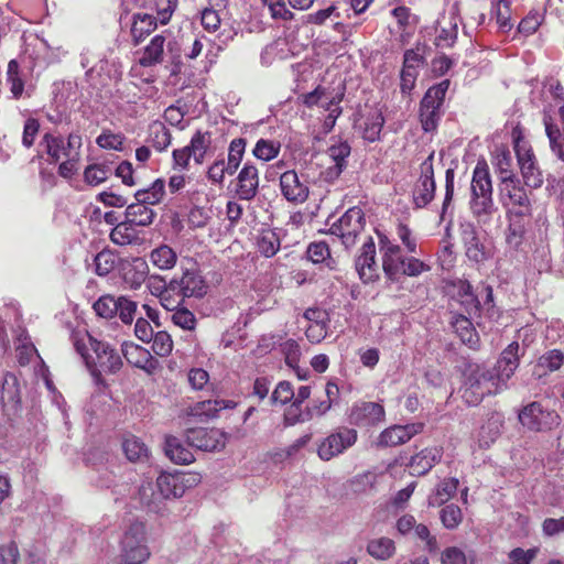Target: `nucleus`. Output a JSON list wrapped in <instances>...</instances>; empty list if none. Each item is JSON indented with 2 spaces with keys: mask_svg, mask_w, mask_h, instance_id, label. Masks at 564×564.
<instances>
[{
  "mask_svg": "<svg viewBox=\"0 0 564 564\" xmlns=\"http://www.w3.org/2000/svg\"><path fill=\"white\" fill-rule=\"evenodd\" d=\"M520 345L509 344L492 368L469 365L462 387V398L468 405H478L486 395L498 394L508 388L509 379L520 365Z\"/></svg>",
  "mask_w": 564,
  "mask_h": 564,
  "instance_id": "f257e3e1",
  "label": "nucleus"
},
{
  "mask_svg": "<svg viewBox=\"0 0 564 564\" xmlns=\"http://www.w3.org/2000/svg\"><path fill=\"white\" fill-rule=\"evenodd\" d=\"M469 210L479 225H489L497 207L492 197V182L486 162H478L470 182Z\"/></svg>",
  "mask_w": 564,
  "mask_h": 564,
  "instance_id": "f03ea898",
  "label": "nucleus"
},
{
  "mask_svg": "<svg viewBox=\"0 0 564 564\" xmlns=\"http://www.w3.org/2000/svg\"><path fill=\"white\" fill-rule=\"evenodd\" d=\"M165 182L155 180L151 187L138 191L134 195L137 203L129 204L126 209V220L132 226L145 227L152 224L154 212L149 205L161 202L164 195Z\"/></svg>",
  "mask_w": 564,
  "mask_h": 564,
  "instance_id": "7ed1b4c3",
  "label": "nucleus"
},
{
  "mask_svg": "<svg viewBox=\"0 0 564 564\" xmlns=\"http://www.w3.org/2000/svg\"><path fill=\"white\" fill-rule=\"evenodd\" d=\"M149 557L145 524L133 521L124 530L120 542V564H142Z\"/></svg>",
  "mask_w": 564,
  "mask_h": 564,
  "instance_id": "20e7f679",
  "label": "nucleus"
},
{
  "mask_svg": "<svg viewBox=\"0 0 564 564\" xmlns=\"http://www.w3.org/2000/svg\"><path fill=\"white\" fill-rule=\"evenodd\" d=\"M210 151L212 133L209 131L197 130L192 135L187 145L173 150L172 169L176 171H187L191 166V160H193L196 165H202Z\"/></svg>",
  "mask_w": 564,
  "mask_h": 564,
  "instance_id": "39448f33",
  "label": "nucleus"
},
{
  "mask_svg": "<svg viewBox=\"0 0 564 564\" xmlns=\"http://www.w3.org/2000/svg\"><path fill=\"white\" fill-rule=\"evenodd\" d=\"M499 202L506 210L507 217H531L532 202L520 181H511L498 185Z\"/></svg>",
  "mask_w": 564,
  "mask_h": 564,
  "instance_id": "423d86ee",
  "label": "nucleus"
},
{
  "mask_svg": "<svg viewBox=\"0 0 564 564\" xmlns=\"http://www.w3.org/2000/svg\"><path fill=\"white\" fill-rule=\"evenodd\" d=\"M89 341L96 358L94 361H90L87 357L85 359L95 382L99 384L102 382L101 372H117L121 368L122 361L119 354L109 344L91 337Z\"/></svg>",
  "mask_w": 564,
  "mask_h": 564,
  "instance_id": "0eeeda50",
  "label": "nucleus"
},
{
  "mask_svg": "<svg viewBox=\"0 0 564 564\" xmlns=\"http://www.w3.org/2000/svg\"><path fill=\"white\" fill-rule=\"evenodd\" d=\"M365 214L360 207L349 208L329 228L332 235L337 236L346 249L356 243L357 237L364 231Z\"/></svg>",
  "mask_w": 564,
  "mask_h": 564,
  "instance_id": "6e6552de",
  "label": "nucleus"
},
{
  "mask_svg": "<svg viewBox=\"0 0 564 564\" xmlns=\"http://www.w3.org/2000/svg\"><path fill=\"white\" fill-rule=\"evenodd\" d=\"M514 151L525 186L540 188L544 183V175L532 149L527 143L518 141Z\"/></svg>",
  "mask_w": 564,
  "mask_h": 564,
  "instance_id": "1a4fd4ad",
  "label": "nucleus"
},
{
  "mask_svg": "<svg viewBox=\"0 0 564 564\" xmlns=\"http://www.w3.org/2000/svg\"><path fill=\"white\" fill-rule=\"evenodd\" d=\"M198 481L199 478L195 474L164 473L158 477L155 487L164 501L171 498H181L188 488L196 486Z\"/></svg>",
  "mask_w": 564,
  "mask_h": 564,
  "instance_id": "9d476101",
  "label": "nucleus"
},
{
  "mask_svg": "<svg viewBox=\"0 0 564 564\" xmlns=\"http://www.w3.org/2000/svg\"><path fill=\"white\" fill-rule=\"evenodd\" d=\"M208 290V285L195 269H186L180 278H173L169 282L167 292H175L181 300L189 297H203Z\"/></svg>",
  "mask_w": 564,
  "mask_h": 564,
  "instance_id": "9b49d317",
  "label": "nucleus"
},
{
  "mask_svg": "<svg viewBox=\"0 0 564 564\" xmlns=\"http://www.w3.org/2000/svg\"><path fill=\"white\" fill-rule=\"evenodd\" d=\"M434 153H431L420 165V177L412 191L413 203L416 208L429 205L435 195V180L433 169Z\"/></svg>",
  "mask_w": 564,
  "mask_h": 564,
  "instance_id": "f8f14e48",
  "label": "nucleus"
},
{
  "mask_svg": "<svg viewBox=\"0 0 564 564\" xmlns=\"http://www.w3.org/2000/svg\"><path fill=\"white\" fill-rule=\"evenodd\" d=\"M519 421L531 431H546L560 424V415L555 411L544 410L539 402H531L519 413Z\"/></svg>",
  "mask_w": 564,
  "mask_h": 564,
  "instance_id": "ddd939ff",
  "label": "nucleus"
},
{
  "mask_svg": "<svg viewBox=\"0 0 564 564\" xmlns=\"http://www.w3.org/2000/svg\"><path fill=\"white\" fill-rule=\"evenodd\" d=\"M356 441V430L348 427L338 429L319 444L317 449L318 457L325 462L330 460L351 447Z\"/></svg>",
  "mask_w": 564,
  "mask_h": 564,
  "instance_id": "4468645a",
  "label": "nucleus"
},
{
  "mask_svg": "<svg viewBox=\"0 0 564 564\" xmlns=\"http://www.w3.org/2000/svg\"><path fill=\"white\" fill-rule=\"evenodd\" d=\"M187 443L200 451L216 452L226 445V434L218 429H192L186 434Z\"/></svg>",
  "mask_w": 564,
  "mask_h": 564,
  "instance_id": "2eb2a0df",
  "label": "nucleus"
},
{
  "mask_svg": "<svg viewBox=\"0 0 564 564\" xmlns=\"http://www.w3.org/2000/svg\"><path fill=\"white\" fill-rule=\"evenodd\" d=\"M425 59L420 48L406 50L403 54V65L400 73V88L402 94H410L415 86L420 69Z\"/></svg>",
  "mask_w": 564,
  "mask_h": 564,
  "instance_id": "dca6fc26",
  "label": "nucleus"
},
{
  "mask_svg": "<svg viewBox=\"0 0 564 564\" xmlns=\"http://www.w3.org/2000/svg\"><path fill=\"white\" fill-rule=\"evenodd\" d=\"M282 196L290 203L302 204L310 194L306 183L302 182L294 170L286 171L280 176Z\"/></svg>",
  "mask_w": 564,
  "mask_h": 564,
  "instance_id": "f3484780",
  "label": "nucleus"
},
{
  "mask_svg": "<svg viewBox=\"0 0 564 564\" xmlns=\"http://www.w3.org/2000/svg\"><path fill=\"white\" fill-rule=\"evenodd\" d=\"M384 409L376 402H360L352 405L349 422L358 426H370L382 422Z\"/></svg>",
  "mask_w": 564,
  "mask_h": 564,
  "instance_id": "a211bd4d",
  "label": "nucleus"
},
{
  "mask_svg": "<svg viewBox=\"0 0 564 564\" xmlns=\"http://www.w3.org/2000/svg\"><path fill=\"white\" fill-rule=\"evenodd\" d=\"M355 265L359 278L366 283L373 281L378 276L376 245L371 237H368L367 241L364 242Z\"/></svg>",
  "mask_w": 564,
  "mask_h": 564,
  "instance_id": "6ab92c4d",
  "label": "nucleus"
},
{
  "mask_svg": "<svg viewBox=\"0 0 564 564\" xmlns=\"http://www.w3.org/2000/svg\"><path fill=\"white\" fill-rule=\"evenodd\" d=\"M382 268L386 275L397 281L401 276V271L405 257L401 254L400 246L387 240H381Z\"/></svg>",
  "mask_w": 564,
  "mask_h": 564,
  "instance_id": "aec40b11",
  "label": "nucleus"
},
{
  "mask_svg": "<svg viewBox=\"0 0 564 564\" xmlns=\"http://www.w3.org/2000/svg\"><path fill=\"white\" fill-rule=\"evenodd\" d=\"M462 239L464 242L466 257L470 261L480 263L489 258V250L480 241L474 226L467 225L463 228Z\"/></svg>",
  "mask_w": 564,
  "mask_h": 564,
  "instance_id": "412c9836",
  "label": "nucleus"
},
{
  "mask_svg": "<svg viewBox=\"0 0 564 564\" xmlns=\"http://www.w3.org/2000/svg\"><path fill=\"white\" fill-rule=\"evenodd\" d=\"M422 424L394 425L386 429L379 436V444L383 446H397L410 441L420 433Z\"/></svg>",
  "mask_w": 564,
  "mask_h": 564,
  "instance_id": "4be33fe9",
  "label": "nucleus"
},
{
  "mask_svg": "<svg viewBox=\"0 0 564 564\" xmlns=\"http://www.w3.org/2000/svg\"><path fill=\"white\" fill-rule=\"evenodd\" d=\"M82 144V135L79 133L72 132L68 134V151L64 152V158H66V160L62 162L58 166V174L62 177H72V175L76 172L77 163L80 159Z\"/></svg>",
  "mask_w": 564,
  "mask_h": 564,
  "instance_id": "5701e85b",
  "label": "nucleus"
},
{
  "mask_svg": "<svg viewBox=\"0 0 564 564\" xmlns=\"http://www.w3.org/2000/svg\"><path fill=\"white\" fill-rule=\"evenodd\" d=\"M258 187V169L250 163H246L238 174V185L236 192L241 199L250 200L257 195Z\"/></svg>",
  "mask_w": 564,
  "mask_h": 564,
  "instance_id": "b1692460",
  "label": "nucleus"
},
{
  "mask_svg": "<svg viewBox=\"0 0 564 564\" xmlns=\"http://www.w3.org/2000/svg\"><path fill=\"white\" fill-rule=\"evenodd\" d=\"M442 448L440 447H430L424 448L420 453L412 456L409 468L410 473L413 476H423L429 473L432 467L440 462L442 458Z\"/></svg>",
  "mask_w": 564,
  "mask_h": 564,
  "instance_id": "393cba45",
  "label": "nucleus"
},
{
  "mask_svg": "<svg viewBox=\"0 0 564 564\" xmlns=\"http://www.w3.org/2000/svg\"><path fill=\"white\" fill-rule=\"evenodd\" d=\"M543 126L549 139L551 152L564 163V135L554 118L549 113H543Z\"/></svg>",
  "mask_w": 564,
  "mask_h": 564,
  "instance_id": "a878e982",
  "label": "nucleus"
},
{
  "mask_svg": "<svg viewBox=\"0 0 564 564\" xmlns=\"http://www.w3.org/2000/svg\"><path fill=\"white\" fill-rule=\"evenodd\" d=\"M235 405L234 401L206 400L191 406L188 414L200 419V421H206L216 417L220 410L234 408Z\"/></svg>",
  "mask_w": 564,
  "mask_h": 564,
  "instance_id": "bb28decb",
  "label": "nucleus"
},
{
  "mask_svg": "<svg viewBox=\"0 0 564 564\" xmlns=\"http://www.w3.org/2000/svg\"><path fill=\"white\" fill-rule=\"evenodd\" d=\"M563 365L564 352L560 349H550L539 357L533 373L538 378H542L550 372L560 370Z\"/></svg>",
  "mask_w": 564,
  "mask_h": 564,
  "instance_id": "cd10ccee",
  "label": "nucleus"
},
{
  "mask_svg": "<svg viewBox=\"0 0 564 564\" xmlns=\"http://www.w3.org/2000/svg\"><path fill=\"white\" fill-rule=\"evenodd\" d=\"M149 273V267L143 258H134L124 269L123 280L130 289L137 290L145 281Z\"/></svg>",
  "mask_w": 564,
  "mask_h": 564,
  "instance_id": "c85d7f7f",
  "label": "nucleus"
},
{
  "mask_svg": "<svg viewBox=\"0 0 564 564\" xmlns=\"http://www.w3.org/2000/svg\"><path fill=\"white\" fill-rule=\"evenodd\" d=\"M121 350L126 360L137 368L147 369L153 364V358L149 350L137 344L126 341L122 344Z\"/></svg>",
  "mask_w": 564,
  "mask_h": 564,
  "instance_id": "c756f323",
  "label": "nucleus"
},
{
  "mask_svg": "<svg viewBox=\"0 0 564 564\" xmlns=\"http://www.w3.org/2000/svg\"><path fill=\"white\" fill-rule=\"evenodd\" d=\"M165 454L175 464L187 465L195 460L193 453L175 436L165 438Z\"/></svg>",
  "mask_w": 564,
  "mask_h": 564,
  "instance_id": "7c9ffc66",
  "label": "nucleus"
},
{
  "mask_svg": "<svg viewBox=\"0 0 564 564\" xmlns=\"http://www.w3.org/2000/svg\"><path fill=\"white\" fill-rule=\"evenodd\" d=\"M165 37L163 35H155L150 43L144 47L143 54L139 63L143 67H151L162 63L164 55Z\"/></svg>",
  "mask_w": 564,
  "mask_h": 564,
  "instance_id": "2f4dec72",
  "label": "nucleus"
},
{
  "mask_svg": "<svg viewBox=\"0 0 564 564\" xmlns=\"http://www.w3.org/2000/svg\"><path fill=\"white\" fill-rule=\"evenodd\" d=\"M366 550L371 557L387 561L395 554L397 547L392 539L380 536L369 540Z\"/></svg>",
  "mask_w": 564,
  "mask_h": 564,
  "instance_id": "473e14b6",
  "label": "nucleus"
},
{
  "mask_svg": "<svg viewBox=\"0 0 564 564\" xmlns=\"http://www.w3.org/2000/svg\"><path fill=\"white\" fill-rule=\"evenodd\" d=\"M457 478L443 479L435 488L434 492L429 496L427 503L430 507H441L447 502L458 489Z\"/></svg>",
  "mask_w": 564,
  "mask_h": 564,
  "instance_id": "72a5a7b5",
  "label": "nucleus"
},
{
  "mask_svg": "<svg viewBox=\"0 0 564 564\" xmlns=\"http://www.w3.org/2000/svg\"><path fill=\"white\" fill-rule=\"evenodd\" d=\"M156 29V18L148 13H137L133 17L131 35L134 44L142 42L145 36Z\"/></svg>",
  "mask_w": 564,
  "mask_h": 564,
  "instance_id": "f704fd0d",
  "label": "nucleus"
},
{
  "mask_svg": "<svg viewBox=\"0 0 564 564\" xmlns=\"http://www.w3.org/2000/svg\"><path fill=\"white\" fill-rule=\"evenodd\" d=\"M1 401L4 406L17 409L21 402L18 379L12 373H6L1 384Z\"/></svg>",
  "mask_w": 564,
  "mask_h": 564,
  "instance_id": "c9c22d12",
  "label": "nucleus"
},
{
  "mask_svg": "<svg viewBox=\"0 0 564 564\" xmlns=\"http://www.w3.org/2000/svg\"><path fill=\"white\" fill-rule=\"evenodd\" d=\"M509 220L507 229V243L517 249L522 245L527 227L531 217H507Z\"/></svg>",
  "mask_w": 564,
  "mask_h": 564,
  "instance_id": "e433bc0d",
  "label": "nucleus"
},
{
  "mask_svg": "<svg viewBox=\"0 0 564 564\" xmlns=\"http://www.w3.org/2000/svg\"><path fill=\"white\" fill-rule=\"evenodd\" d=\"M281 247L279 234L273 229H262L257 237L258 251L265 258L273 257Z\"/></svg>",
  "mask_w": 564,
  "mask_h": 564,
  "instance_id": "4c0bfd02",
  "label": "nucleus"
},
{
  "mask_svg": "<svg viewBox=\"0 0 564 564\" xmlns=\"http://www.w3.org/2000/svg\"><path fill=\"white\" fill-rule=\"evenodd\" d=\"M7 85L14 99H20L25 90L24 76L21 73L20 65L15 59L8 63Z\"/></svg>",
  "mask_w": 564,
  "mask_h": 564,
  "instance_id": "58836bf2",
  "label": "nucleus"
},
{
  "mask_svg": "<svg viewBox=\"0 0 564 564\" xmlns=\"http://www.w3.org/2000/svg\"><path fill=\"white\" fill-rule=\"evenodd\" d=\"M122 449L126 457L133 463H143L148 459L149 456V449L147 445L134 435H129L123 438Z\"/></svg>",
  "mask_w": 564,
  "mask_h": 564,
  "instance_id": "ea45409f",
  "label": "nucleus"
},
{
  "mask_svg": "<svg viewBox=\"0 0 564 564\" xmlns=\"http://www.w3.org/2000/svg\"><path fill=\"white\" fill-rule=\"evenodd\" d=\"M140 502L150 511L160 513L163 510V500L152 482H144L139 488Z\"/></svg>",
  "mask_w": 564,
  "mask_h": 564,
  "instance_id": "a19ab883",
  "label": "nucleus"
},
{
  "mask_svg": "<svg viewBox=\"0 0 564 564\" xmlns=\"http://www.w3.org/2000/svg\"><path fill=\"white\" fill-rule=\"evenodd\" d=\"M495 166L499 176V185L509 184L511 181H520L512 170V156L509 151H501L496 155Z\"/></svg>",
  "mask_w": 564,
  "mask_h": 564,
  "instance_id": "79ce46f5",
  "label": "nucleus"
},
{
  "mask_svg": "<svg viewBox=\"0 0 564 564\" xmlns=\"http://www.w3.org/2000/svg\"><path fill=\"white\" fill-rule=\"evenodd\" d=\"M153 148L162 152L169 148L172 141L170 130L163 122L155 121L149 128V140Z\"/></svg>",
  "mask_w": 564,
  "mask_h": 564,
  "instance_id": "37998d69",
  "label": "nucleus"
},
{
  "mask_svg": "<svg viewBox=\"0 0 564 564\" xmlns=\"http://www.w3.org/2000/svg\"><path fill=\"white\" fill-rule=\"evenodd\" d=\"M110 240L118 246L135 245L139 241V237L133 229V226L124 220L118 223L110 232Z\"/></svg>",
  "mask_w": 564,
  "mask_h": 564,
  "instance_id": "c03bdc74",
  "label": "nucleus"
},
{
  "mask_svg": "<svg viewBox=\"0 0 564 564\" xmlns=\"http://www.w3.org/2000/svg\"><path fill=\"white\" fill-rule=\"evenodd\" d=\"M448 79H444L437 85L430 87L425 93L420 107L440 110L441 106L443 105L446 91L448 90Z\"/></svg>",
  "mask_w": 564,
  "mask_h": 564,
  "instance_id": "a18cd8bd",
  "label": "nucleus"
},
{
  "mask_svg": "<svg viewBox=\"0 0 564 564\" xmlns=\"http://www.w3.org/2000/svg\"><path fill=\"white\" fill-rule=\"evenodd\" d=\"M150 260L160 270H170L176 264L177 256L171 247L161 245L151 251Z\"/></svg>",
  "mask_w": 564,
  "mask_h": 564,
  "instance_id": "49530a36",
  "label": "nucleus"
},
{
  "mask_svg": "<svg viewBox=\"0 0 564 564\" xmlns=\"http://www.w3.org/2000/svg\"><path fill=\"white\" fill-rule=\"evenodd\" d=\"M453 326L460 337L462 341L468 345L470 348L478 346V335L473 327L471 322L465 316H458L453 323Z\"/></svg>",
  "mask_w": 564,
  "mask_h": 564,
  "instance_id": "de8ad7c7",
  "label": "nucleus"
},
{
  "mask_svg": "<svg viewBox=\"0 0 564 564\" xmlns=\"http://www.w3.org/2000/svg\"><path fill=\"white\" fill-rule=\"evenodd\" d=\"M383 123L384 118L380 111L370 112L364 122L362 138L369 142L377 141L380 137Z\"/></svg>",
  "mask_w": 564,
  "mask_h": 564,
  "instance_id": "09e8293b",
  "label": "nucleus"
},
{
  "mask_svg": "<svg viewBox=\"0 0 564 564\" xmlns=\"http://www.w3.org/2000/svg\"><path fill=\"white\" fill-rule=\"evenodd\" d=\"M42 145L45 147V152L51 158V162H58L63 156L64 152L68 151L67 143L61 137H56L52 133H45L42 138Z\"/></svg>",
  "mask_w": 564,
  "mask_h": 564,
  "instance_id": "8fccbe9b",
  "label": "nucleus"
},
{
  "mask_svg": "<svg viewBox=\"0 0 564 564\" xmlns=\"http://www.w3.org/2000/svg\"><path fill=\"white\" fill-rule=\"evenodd\" d=\"M501 420L498 415L490 416L478 432V442L481 447H488L500 434Z\"/></svg>",
  "mask_w": 564,
  "mask_h": 564,
  "instance_id": "3c124183",
  "label": "nucleus"
},
{
  "mask_svg": "<svg viewBox=\"0 0 564 564\" xmlns=\"http://www.w3.org/2000/svg\"><path fill=\"white\" fill-rule=\"evenodd\" d=\"M246 144L247 142L243 138H236L230 142L227 159L229 175H234L237 172L245 154Z\"/></svg>",
  "mask_w": 564,
  "mask_h": 564,
  "instance_id": "603ef678",
  "label": "nucleus"
},
{
  "mask_svg": "<svg viewBox=\"0 0 564 564\" xmlns=\"http://www.w3.org/2000/svg\"><path fill=\"white\" fill-rule=\"evenodd\" d=\"M96 314L104 318H111L117 315L118 302L113 295H102L94 304Z\"/></svg>",
  "mask_w": 564,
  "mask_h": 564,
  "instance_id": "864d4df0",
  "label": "nucleus"
},
{
  "mask_svg": "<svg viewBox=\"0 0 564 564\" xmlns=\"http://www.w3.org/2000/svg\"><path fill=\"white\" fill-rule=\"evenodd\" d=\"M280 151V143L260 139L252 151L253 155L262 161H270L274 159Z\"/></svg>",
  "mask_w": 564,
  "mask_h": 564,
  "instance_id": "5fc2aeb1",
  "label": "nucleus"
},
{
  "mask_svg": "<svg viewBox=\"0 0 564 564\" xmlns=\"http://www.w3.org/2000/svg\"><path fill=\"white\" fill-rule=\"evenodd\" d=\"M109 167L102 164H90L84 171V180L90 186L105 182L109 175Z\"/></svg>",
  "mask_w": 564,
  "mask_h": 564,
  "instance_id": "6e6d98bb",
  "label": "nucleus"
},
{
  "mask_svg": "<svg viewBox=\"0 0 564 564\" xmlns=\"http://www.w3.org/2000/svg\"><path fill=\"white\" fill-rule=\"evenodd\" d=\"M440 517L443 525L448 530L457 528L463 520V513L460 508L453 503L444 507L441 510Z\"/></svg>",
  "mask_w": 564,
  "mask_h": 564,
  "instance_id": "4d7b16f0",
  "label": "nucleus"
},
{
  "mask_svg": "<svg viewBox=\"0 0 564 564\" xmlns=\"http://www.w3.org/2000/svg\"><path fill=\"white\" fill-rule=\"evenodd\" d=\"M544 14L542 12L532 10L519 23L518 32L529 36L533 34L543 21Z\"/></svg>",
  "mask_w": 564,
  "mask_h": 564,
  "instance_id": "13d9d810",
  "label": "nucleus"
},
{
  "mask_svg": "<svg viewBox=\"0 0 564 564\" xmlns=\"http://www.w3.org/2000/svg\"><path fill=\"white\" fill-rule=\"evenodd\" d=\"M152 340V350L155 355L166 357L171 354L173 349V340L170 334L164 330L158 332L153 335Z\"/></svg>",
  "mask_w": 564,
  "mask_h": 564,
  "instance_id": "bf43d9fd",
  "label": "nucleus"
},
{
  "mask_svg": "<svg viewBox=\"0 0 564 564\" xmlns=\"http://www.w3.org/2000/svg\"><path fill=\"white\" fill-rule=\"evenodd\" d=\"M458 34L457 21L455 18L448 21L447 25L441 28L440 33L436 37L437 45L442 47L452 46Z\"/></svg>",
  "mask_w": 564,
  "mask_h": 564,
  "instance_id": "052dcab7",
  "label": "nucleus"
},
{
  "mask_svg": "<svg viewBox=\"0 0 564 564\" xmlns=\"http://www.w3.org/2000/svg\"><path fill=\"white\" fill-rule=\"evenodd\" d=\"M118 311L117 315L124 324H131L134 319L137 312V303L127 299L126 296L117 297Z\"/></svg>",
  "mask_w": 564,
  "mask_h": 564,
  "instance_id": "680f3d73",
  "label": "nucleus"
},
{
  "mask_svg": "<svg viewBox=\"0 0 564 564\" xmlns=\"http://www.w3.org/2000/svg\"><path fill=\"white\" fill-rule=\"evenodd\" d=\"M377 481V476L370 471L355 476L350 480V487L354 492L361 494L371 490Z\"/></svg>",
  "mask_w": 564,
  "mask_h": 564,
  "instance_id": "e2e57ef3",
  "label": "nucleus"
},
{
  "mask_svg": "<svg viewBox=\"0 0 564 564\" xmlns=\"http://www.w3.org/2000/svg\"><path fill=\"white\" fill-rule=\"evenodd\" d=\"M115 264V256L110 251H101L95 257V271L99 276L110 273Z\"/></svg>",
  "mask_w": 564,
  "mask_h": 564,
  "instance_id": "0e129e2a",
  "label": "nucleus"
},
{
  "mask_svg": "<svg viewBox=\"0 0 564 564\" xmlns=\"http://www.w3.org/2000/svg\"><path fill=\"white\" fill-rule=\"evenodd\" d=\"M124 137L120 133H113L111 131H104L97 137L96 143L102 149L109 150H122Z\"/></svg>",
  "mask_w": 564,
  "mask_h": 564,
  "instance_id": "69168bd1",
  "label": "nucleus"
},
{
  "mask_svg": "<svg viewBox=\"0 0 564 564\" xmlns=\"http://www.w3.org/2000/svg\"><path fill=\"white\" fill-rule=\"evenodd\" d=\"M431 270V267L414 257H405L401 275L419 276L420 274Z\"/></svg>",
  "mask_w": 564,
  "mask_h": 564,
  "instance_id": "338daca9",
  "label": "nucleus"
},
{
  "mask_svg": "<svg viewBox=\"0 0 564 564\" xmlns=\"http://www.w3.org/2000/svg\"><path fill=\"white\" fill-rule=\"evenodd\" d=\"M294 398V390L289 381H281L271 394L272 403L286 404Z\"/></svg>",
  "mask_w": 564,
  "mask_h": 564,
  "instance_id": "774afa93",
  "label": "nucleus"
}]
</instances>
